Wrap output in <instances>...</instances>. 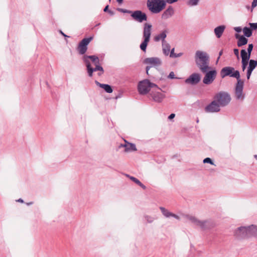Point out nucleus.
<instances>
[{
	"label": "nucleus",
	"instance_id": "f257e3e1",
	"mask_svg": "<svg viewBox=\"0 0 257 257\" xmlns=\"http://www.w3.org/2000/svg\"><path fill=\"white\" fill-rule=\"evenodd\" d=\"M195 62L199 70L205 73L203 79V82L206 85L211 84L215 80L217 71L215 69L209 70L211 67L209 66V56L206 52L197 51L195 55Z\"/></svg>",
	"mask_w": 257,
	"mask_h": 257
},
{
	"label": "nucleus",
	"instance_id": "f03ea898",
	"mask_svg": "<svg viewBox=\"0 0 257 257\" xmlns=\"http://www.w3.org/2000/svg\"><path fill=\"white\" fill-rule=\"evenodd\" d=\"M147 6L149 10L153 14H158L166 7L165 0H147Z\"/></svg>",
	"mask_w": 257,
	"mask_h": 257
},
{
	"label": "nucleus",
	"instance_id": "7ed1b4c3",
	"mask_svg": "<svg viewBox=\"0 0 257 257\" xmlns=\"http://www.w3.org/2000/svg\"><path fill=\"white\" fill-rule=\"evenodd\" d=\"M152 25L151 24L145 23L144 24L143 37L144 41L140 45L141 49L144 51H146L147 47L150 41L151 35Z\"/></svg>",
	"mask_w": 257,
	"mask_h": 257
},
{
	"label": "nucleus",
	"instance_id": "20e7f679",
	"mask_svg": "<svg viewBox=\"0 0 257 257\" xmlns=\"http://www.w3.org/2000/svg\"><path fill=\"white\" fill-rule=\"evenodd\" d=\"M153 87H156L158 90H160V88L156 84L151 82L148 79H145L140 81L138 86V91L142 95L147 94L150 89Z\"/></svg>",
	"mask_w": 257,
	"mask_h": 257
},
{
	"label": "nucleus",
	"instance_id": "39448f33",
	"mask_svg": "<svg viewBox=\"0 0 257 257\" xmlns=\"http://www.w3.org/2000/svg\"><path fill=\"white\" fill-rule=\"evenodd\" d=\"M186 217L194 224L200 226L202 230L210 229L213 227V223L210 221H201L197 219L194 216H190L189 215H187Z\"/></svg>",
	"mask_w": 257,
	"mask_h": 257
},
{
	"label": "nucleus",
	"instance_id": "423d86ee",
	"mask_svg": "<svg viewBox=\"0 0 257 257\" xmlns=\"http://www.w3.org/2000/svg\"><path fill=\"white\" fill-rule=\"evenodd\" d=\"M214 99L222 107L226 106L231 100L230 95L228 93L223 91L217 93L214 96Z\"/></svg>",
	"mask_w": 257,
	"mask_h": 257
},
{
	"label": "nucleus",
	"instance_id": "0eeeda50",
	"mask_svg": "<svg viewBox=\"0 0 257 257\" xmlns=\"http://www.w3.org/2000/svg\"><path fill=\"white\" fill-rule=\"evenodd\" d=\"M234 236L239 239L251 236L250 225L247 227L241 226L238 227L234 232Z\"/></svg>",
	"mask_w": 257,
	"mask_h": 257
},
{
	"label": "nucleus",
	"instance_id": "6e6552de",
	"mask_svg": "<svg viewBox=\"0 0 257 257\" xmlns=\"http://www.w3.org/2000/svg\"><path fill=\"white\" fill-rule=\"evenodd\" d=\"M93 39V37L83 39L79 43L77 51L79 54L84 55L87 50V46Z\"/></svg>",
	"mask_w": 257,
	"mask_h": 257
},
{
	"label": "nucleus",
	"instance_id": "1a4fd4ad",
	"mask_svg": "<svg viewBox=\"0 0 257 257\" xmlns=\"http://www.w3.org/2000/svg\"><path fill=\"white\" fill-rule=\"evenodd\" d=\"M131 16L135 21L140 23L147 20L146 14L140 10L132 11Z\"/></svg>",
	"mask_w": 257,
	"mask_h": 257
},
{
	"label": "nucleus",
	"instance_id": "9d476101",
	"mask_svg": "<svg viewBox=\"0 0 257 257\" xmlns=\"http://www.w3.org/2000/svg\"><path fill=\"white\" fill-rule=\"evenodd\" d=\"M201 80V76L199 73H194L185 80L186 84L195 85L198 84Z\"/></svg>",
	"mask_w": 257,
	"mask_h": 257
},
{
	"label": "nucleus",
	"instance_id": "9b49d317",
	"mask_svg": "<svg viewBox=\"0 0 257 257\" xmlns=\"http://www.w3.org/2000/svg\"><path fill=\"white\" fill-rule=\"evenodd\" d=\"M221 106L215 100L205 107V111L206 112H216L220 111Z\"/></svg>",
	"mask_w": 257,
	"mask_h": 257
},
{
	"label": "nucleus",
	"instance_id": "f8f14e48",
	"mask_svg": "<svg viewBox=\"0 0 257 257\" xmlns=\"http://www.w3.org/2000/svg\"><path fill=\"white\" fill-rule=\"evenodd\" d=\"M144 63L150 64L151 66L156 67L160 66L162 64L161 59L158 57L147 58L144 60Z\"/></svg>",
	"mask_w": 257,
	"mask_h": 257
},
{
	"label": "nucleus",
	"instance_id": "ddd939ff",
	"mask_svg": "<svg viewBox=\"0 0 257 257\" xmlns=\"http://www.w3.org/2000/svg\"><path fill=\"white\" fill-rule=\"evenodd\" d=\"M243 84L244 83L236 84L235 93L236 98L238 100L244 98V95L242 94Z\"/></svg>",
	"mask_w": 257,
	"mask_h": 257
},
{
	"label": "nucleus",
	"instance_id": "4468645a",
	"mask_svg": "<svg viewBox=\"0 0 257 257\" xmlns=\"http://www.w3.org/2000/svg\"><path fill=\"white\" fill-rule=\"evenodd\" d=\"M150 95L154 100L157 102H161L165 97V95L160 91H152Z\"/></svg>",
	"mask_w": 257,
	"mask_h": 257
},
{
	"label": "nucleus",
	"instance_id": "2eb2a0df",
	"mask_svg": "<svg viewBox=\"0 0 257 257\" xmlns=\"http://www.w3.org/2000/svg\"><path fill=\"white\" fill-rule=\"evenodd\" d=\"M169 33V31L168 29H165L162 31L160 34L155 36L154 38V40L155 42H159L160 41H162V43H165L167 42L165 40V38L167 37V34Z\"/></svg>",
	"mask_w": 257,
	"mask_h": 257
},
{
	"label": "nucleus",
	"instance_id": "dca6fc26",
	"mask_svg": "<svg viewBox=\"0 0 257 257\" xmlns=\"http://www.w3.org/2000/svg\"><path fill=\"white\" fill-rule=\"evenodd\" d=\"M124 142H125V144H121L118 147L119 148H124L125 152L137 151V148H136V145L134 144L128 143L126 140H124Z\"/></svg>",
	"mask_w": 257,
	"mask_h": 257
},
{
	"label": "nucleus",
	"instance_id": "f3484780",
	"mask_svg": "<svg viewBox=\"0 0 257 257\" xmlns=\"http://www.w3.org/2000/svg\"><path fill=\"white\" fill-rule=\"evenodd\" d=\"M82 59L85 64H87V63L90 64L89 59H90L93 63H94V65L97 64H99V60L97 56L95 55H90L88 56L86 55H84L83 56Z\"/></svg>",
	"mask_w": 257,
	"mask_h": 257
},
{
	"label": "nucleus",
	"instance_id": "a211bd4d",
	"mask_svg": "<svg viewBox=\"0 0 257 257\" xmlns=\"http://www.w3.org/2000/svg\"><path fill=\"white\" fill-rule=\"evenodd\" d=\"M234 70V68L232 67H223L220 71V76L222 78L228 76L231 77V73Z\"/></svg>",
	"mask_w": 257,
	"mask_h": 257
},
{
	"label": "nucleus",
	"instance_id": "6ab92c4d",
	"mask_svg": "<svg viewBox=\"0 0 257 257\" xmlns=\"http://www.w3.org/2000/svg\"><path fill=\"white\" fill-rule=\"evenodd\" d=\"M174 14V8L172 6H169L168 8L163 12L162 15V19L164 20H166L171 16H172Z\"/></svg>",
	"mask_w": 257,
	"mask_h": 257
},
{
	"label": "nucleus",
	"instance_id": "aec40b11",
	"mask_svg": "<svg viewBox=\"0 0 257 257\" xmlns=\"http://www.w3.org/2000/svg\"><path fill=\"white\" fill-rule=\"evenodd\" d=\"M160 209L161 210L162 214L166 217H173L177 219H179L180 217L177 215L174 214L170 211H169L167 209L163 207H160Z\"/></svg>",
	"mask_w": 257,
	"mask_h": 257
},
{
	"label": "nucleus",
	"instance_id": "412c9836",
	"mask_svg": "<svg viewBox=\"0 0 257 257\" xmlns=\"http://www.w3.org/2000/svg\"><path fill=\"white\" fill-rule=\"evenodd\" d=\"M253 45L252 44H249L247 49V52L245 49H242L240 51V56H243L246 57H250L251 51H252Z\"/></svg>",
	"mask_w": 257,
	"mask_h": 257
},
{
	"label": "nucleus",
	"instance_id": "4be33fe9",
	"mask_svg": "<svg viewBox=\"0 0 257 257\" xmlns=\"http://www.w3.org/2000/svg\"><path fill=\"white\" fill-rule=\"evenodd\" d=\"M225 29V26L224 25H220L216 27L214 30L216 37L217 38H220L222 36Z\"/></svg>",
	"mask_w": 257,
	"mask_h": 257
},
{
	"label": "nucleus",
	"instance_id": "5701e85b",
	"mask_svg": "<svg viewBox=\"0 0 257 257\" xmlns=\"http://www.w3.org/2000/svg\"><path fill=\"white\" fill-rule=\"evenodd\" d=\"M235 38L238 39L237 46L241 47L247 43V39L244 37L243 36H240L238 34H235Z\"/></svg>",
	"mask_w": 257,
	"mask_h": 257
},
{
	"label": "nucleus",
	"instance_id": "b1692460",
	"mask_svg": "<svg viewBox=\"0 0 257 257\" xmlns=\"http://www.w3.org/2000/svg\"><path fill=\"white\" fill-rule=\"evenodd\" d=\"M95 83L96 84V85L97 86L104 89V90L107 93H110L112 92V91H113V89H112L111 86L108 84H101V83L98 82L97 81H95Z\"/></svg>",
	"mask_w": 257,
	"mask_h": 257
},
{
	"label": "nucleus",
	"instance_id": "393cba45",
	"mask_svg": "<svg viewBox=\"0 0 257 257\" xmlns=\"http://www.w3.org/2000/svg\"><path fill=\"white\" fill-rule=\"evenodd\" d=\"M231 77L235 78L237 79V83L236 84L244 83V81L241 80L240 78V73L238 70H234L233 71H232Z\"/></svg>",
	"mask_w": 257,
	"mask_h": 257
},
{
	"label": "nucleus",
	"instance_id": "a878e982",
	"mask_svg": "<svg viewBox=\"0 0 257 257\" xmlns=\"http://www.w3.org/2000/svg\"><path fill=\"white\" fill-rule=\"evenodd\" d=\"M163 52L165 55L168 56L170 51V45L167 42L162 43Z\"/></svg>",
	"mask_w": 257,
	"mask_h": 257
},
{
	"label": "nucleus",
	"instance_id": "bb28decb",
	"mask_svg": "<svg viewBox=\"0 0 257 257\" xmlns=\"http://www.w3.org/2000/svg\"><path fill=\"white\" fill-rule=\"evenodd\" d=\"M241 57V67L242 71H244L246 68V66L248 64L249 58L243 56H240Z\"/></svg>",
	"mask_w": 257,
	"mask_h": 257
},
{
	"label": "nucleus",
	"instance_id": "cd10ccee",
	"mask_svg": "<svg viewBox=\"0 0 257 257\" xmlns=\"http://www.w3.org/2000/svg\"><path fill=\"white\" fill-rule=\"evenodd\" d=\"M243 32L244 34V35L246 37H250L252 34V30L250 28L245 27L243 28Z\"/></svg>",
	"mask_w": 257,
	"mask_h": 257
},
{
	"label": "nucleus",
	"instance_id": "c85d7f7f",
	"mask_svg": "<svg viewBox=\"0 0 257 257\" xmlns=\"http://www.w3.org/2000/svg\"><path fill=\"white\" fill-rule=\"evenodd\" d=\"M95 68H93V69H94V72L95 71H100L101 72H99L98 73V75L99 76H101L102 75V74L104 72V70H103V68L102 66H101L99 64H95Z\"/></svg>",
	"mask_w": 257,
	"mask_h": 257
},
{
	"label": "nucleus",
	"instance_id": "c756f323",
	"mask_svg": "<svg viewBox=\"0 0 257 257\" xmlns=\"http://www.w3.org/2000/svg\"><path fill=\"white\" fill-rule=\"evenodd\" d=\"M86 66L87 68V72L88 74V76L89 77H92L93 75V73L94 72L93 68L91 67V64L87 63V64H86Z\"/></svg>",
	"mask_w": 257,
	"mask_h": 257
},
{
	"label": "nucleus",
	"instance_id": "7c9ffc66",
	"mask_svg": "<svg viewBox=\"0 0 257 257\" xmlns=\"http://www.w3.org/2000/svg\"><path fill=\"white\" fill-rule=\"evenodd\" d=\"M251 227V236L257 237V226L254 225H250Z\"/></svg>",
	"mask_w": 257,
	"mask_h": 257
},
{
	"label": "nucleus",
	"instance_id": "2f4dec72",
	"mask_svg": "<svg viewBox=\"0 0 257 257\" xmlns=\"http://www.w3.org/2000/svg\"><path fill=\"white\" fill-rule=\"evenodd\" d=\"M257 66V60H254L253 59H249L248 62V67L252 69H254L255 67Z\"/></svg>",
	"mask_w": 257,
	"mask_h": 257
},
{
	"label": "nucleus",
	"instance_id": "473e14b6",
	"mask_svg": "<svg viewBox=\"0 0 257 257\" xmlns=\"http://www.w3.org/2000/svg\"><path fill=\"white\" fill-rule=\"evenodd\" d=\"M174 50H175L174 48H173L171 50L170 54V57H172V58H177V57H181V56L183 55V53H178V54H175Z\"/></svg>",
	"mask_w": 257,
	"mask_h": 257
},
{
	"label": "nucleus",
	"instance_id": "72a5a7b5",
	"mask_svg": "<svg viewBox=\"0 0 257 257\" xmlns=\"http://www.w3.org/2000/svg\"><path fill=\"white\" fill-rule=\"evenodd\" d=\"M199 1L200 0H189L188 2H187V5L189 6H197L199 2Z\"/></svg>",
	"mask_w": 257,
	"mask_h": 257
},
{
	"label": "nucleus",
	"instance_id": "f704fd0d",
	"mask_svg": "<svg viewBox=\"0 0 257 257\" xmlns=\"http://www.w3.org/2000/svg\"><path fill=\"white\" fill-rule=\"evenodd\" d=\"M126 176L128 178H130V180H131L132 181L135 182L137 185H139V184H140L141 181L140 180H139L137 178H136L133 176H131L127 174H126Z\"/></svg>",
	"mask_w": 257,
	"mask_h": 257
},
{
	"label": "nucleus",
	"instance_id": "c9c22d12",
	"mask_svg": "<svg viewBox=\"0 0 257 257\" xmlns=\"http://www.w3.org/2000/svg\"><path fill=\"white\" fill-rule=\"evenodd\" d=\"M117 10L119 12H121L122 13L129 14H131V12H132V11H131V10L121 9V8H117Z\"/></svg>",
	"mask_w": 257,
	"mask_h": 257
},
{
	"label": "nucleus",
	"instance_id": "e433bc0d",
	"mask_svg": "<svg viewBox=\"0 0 257 257\" xmlns=\"http://www.w3.org/2000/svg\"><path fill=\"white\" fill-rule=\"evenodd\" d=\"M203 162L204 163H209L211 165H214L213 162L210 158H206L203 160Z\"/></svg>",
	"mask_w": 257,
	"mask_h": 257
},
{
	"label": "nucleus",
	"instance_id": "4c0bfd02",
	"mask_svg": "<svg viewBox=\"0 0 257 257\" xmlns=\"http://www.w3.org/2000/svg\"><path fill=\"white\" fill-rule=\"evenodd\" d=\"M250 28L251 30H257V23H249Z\"/></svg>",
	"mask_w": 257,
	"mask_h": 257
},
{
	"label": "nucleus",
	"instance_id": "58836bf2",
	"mask_svg": "<svg viewBox=\"0 0 257 257\" xmlns=\"http://www.w3.org/2000/svg\"><path fill=\"white\" fill-rule=\"evenodd\" d=\"M145 217L148 223H152L154 221V218L151 216L146 215Z\"/></svg>",
	"mask_w": 257,
	"mask_h": 257
},
{
	"label": "nucleus",
	"instance_id": "ea45409f",
	"mask_svg": "<svg viewBox=\"0 0 257 257\" xmlns=\"http://www.w3.org/2000/svg\"><path fill=\"white\" fill-rule=\"evenodd\" d=\"M168 77L170 79H174L176 78L175 77V74L173 72H171L169 75H168Z\"/></svg>",
	"mask_w": 257,
	"mask_h": 257
},
{
	"label": "nucleus",
	"instance_id": "a19ab883",
	"mask_svg": "<svg viewBox=\"0 0 257 257\" xmlns=\"http://www.w3.org/2000/svg\"><path fill=\"white\" fill-rule=\"evenodd\" d=\"M234 53L235 55L237 57V58H239V50L237 49H234L233 50Z\"/></svg>",
	"mask_w": 257,
	"mask_h": 257
},
{
	"label": "nucleus",
	"instance_id": "79ce46f5",
	"mask_svg": "<svg viewBox=\"0 0 257 257\" xmlns=\"http://www.w3.org/2000/svg\"><path fill=\"white\" fill-rule=\"evenodd\" d=\"M257 6V0H253L251 3V7L252 8H255Z\"/></svg>",
	"mask_w": 257,
	"mask_h": 257
},
{
	"label": "nucleus",
	"instance_id": "37998d69",
	"mask_svg": "<svg viewBox=\"0 0 257 257\" xmlns=\"http://www.w3.org/2000/svg\"><path fill=\"white\" fill-rule=\"evenodd\" d=\"M178 1V0H165V1L166 2V3H167L170 4L175 3V2H177Z\"/></svg>",
	"mask_w": 257,
	"mask_h": 257
},
{
	"label": "nucleus",
	"instance_id": "c03bdc74",
	"mask_svg": "<svg viewBox=\"0 0 257 257\" xmlns=\"http://www.w3.org/2000/svg\"><path fill=\"white\" fill-rule=\"evenodd\" d=\"M222 54H223V50H221L219 52V56L218 57V58L217 59L216 63H217L218 62V61L220 59V57L222 55Z\"/></svg>",
	"mask_w": 257,
	"mask_h": 257
},
{
	"label": "nucleus",
	"instance_id": "a18cd8bd",
	"mask_svg": "<svg viewBox=\"0 0 257 257\" xmlns=\"http://www.w3.org/2000/svg\"><path fill=\"white\" fill-rule=\"evenodd\" d=\"M234 29L237 33L240 32L241 31V30H242L241 27H235L234 28Z\"/></svg>",
	"mask_w": 257,
	"mask_h": 257
},
{
	"label": "nucleus",
	"instance_id": "49530a36",
	"mask_svg": "<svg viewBox=\"0 0 257 257\" xmlns=\"http://www.w3.org/2000/svg\"><path fill=\"white\" fill-rule=\"evenodd\" d=\"M175 116V114L174 113H171L169 116H168V119H173V118H174V117Z\"/></svg>",
	"mask_w": 257,
	"mask_h": 257
},
{
	"label": "nucleus",
	"instance_id": "de8ad7c7",
	"mask_svg": "<svg viewBox=\"0 0 257 257\" xmlns=\"http://www.w3.org/2000/svg\"><path fill=\"white\" fill-rule=\"evenodd\" d=\"M139 186H140L142 188L145 190L146 189V187L145 185H144L142 183L140 182V184H139Z\"/></svg>",
	"mask_w": 257,
	"mask_h": 257
},
{
	"label": "nucleus",
	"instance_id": "09e8293b",
	"mask_svg": "<svg viewBox=\"0 0 257 257\" xmlns=\"http://www.w3.org/2000/svg\"><path fill=\"white\" fill-rule=\"evenodd\" d=\"M251 73H252L251 72H249V71H247L246 77H247V79H249L250 78Z\"/></svg>",
	"mask_w": 257,
	"mask_h": 257
},
{
	"label": "nucleus",
	"instance_id": "8fccbe9b",
	"mask_svg": "<svg viewBox=\"0 0 257 257\" xmlns=\"http://www.w3.org/2000/svg\"><path fill=\"white\" fill-rule=\"evenodd\" d=\"M108 5H107L106 6H105V7L104 8L103 11L104 12H108V11H109V10L108 9Z\"/></svg>",
	"mask_w": 257,
	"mask_h": 257
},
{
	"label": "nucleus",
	"instance_id": "3c124183",
	"mask_svg": "<svg viewBox=\"0 0 257 257\" xmlns=\"http://www.w3.org/2000/svg\"><path fill=\"white\" fill-rule=\"evenodd\" d=\"M108 13L111 15V16H113L114 15V13L113 11H111V10H109V11H108Z\"/></svg>",
	"mask_w": 257,
	"mask_h": 257
},
{
	"label": "nucleus",
	"instance_id": "603ef678",
	"mask_svg": "<svg viewBox=\"0 0 257 257\" xmlns=\"http://www.w3.org/2000/svg\"><path fill=\"white\" fill-rule=\"evenodd\" d=\"M151 65L150 66H147L146 67V72H147V73L148 74V71L149 70V69H150V68L151 67Z\"/></svg>",
	"mask_w": 257,
	"mask_h": 257
},
{
	"label": "nucleus",
	"instance_id": "864d4df0",
	"mask_svg": "<svg viewBox=\"0 0 257 257\" xmlns=\"http://www.w3.org/2000/svg\"><path fill=\"white\" fill-rule=\"evenodd\" d=\"M253 69H252V68H250V67H248L247 68V71H249V72H251L253 71Z\"/></svg>",
	"mask_w": 257,
	"mask_h": 257
},
{
	"label": "nucleus",
	"instance_id": "5fc2aeb1",
	"mask_svg": "<svg viewBox=\"0 0 257 257\" xmlns=\"http://www.w3.org/2000/svg\"><path fill=\"white\" fill-rule=\"evenodd\" d=\"M60 33L65 37H69L67 35H65L64 33H63L61 31H60Z\"/></svg>",
	"mask_w": 257,
	"mask_h": 257
},
{
	"label": "nucleus",
	"instance_id": "6e6d98bb",
	"mask_svg": "<svg viewBox=\"0 0 257 257\" xmlns=\"http://www.w3.org/2000/svg\"><path fill=\"white\" fill-rule=\"evenodd\" d=\"M17 201L19 202H21V203H23L24 202L23 200L22 199H21V198L19 199Z\"/></svg>",
	"mask_w": 257,
	"mask_h": 257
},
{
	"label": "nucleus",
	"instance_id": "4d7b16f0",
	"mask_svg": "<svg viewBox=\"0 0 257 257\" xmlns=\"http://www.w3.org/2000/svg\"><path fill=\"white\" fill-rule=\"evenodd\" d=\"M117 3L119 4H121L123 2V0H116Z\"/></svg>",
	"mask_w": 257,
	"mask_h": 257
},
{
	"label": "nucleus",
	"instance_id": "13d9d810",
	"mask_svg": "<svg viewBox=\"0 0 257 257\" xmlns=\"http://www.w3.org/2000/svg\"><path fill=\"white\" fill-rule=\"evenodd\" d=\"M254 158L257 160V154L254 155Z\"/></svg>",
	"mask_w": 257,
	"mask_h": 257
},
{
	"label": "nucleus",
	"instance_id": "bf43d9fd",
	"mask_svg": "<svg viewBox=\"0 0 257 257\" xmlns=\"http://www.w3.org/2000/svg\"><path fill=\"white\" fill-rule=\"evenodd\" d=\"M32 204V203H28V205H30V204Z\"/></svg>",
	"mask_w": 257,
	"mask_h": 257
},
{
	"label": "nucleus",
	"instance_id": "052dcab7",
	"mask_svg": "<svg viewBox=\"0 0 257 257\" xmlns=\"http://www.w3.org/2000/svg\"><path fill=\"white\" fill-rule=\"evenodd\" d=\"M100 25V23H98L97 25H96V26H98Z\"/></svg>",
	"mask_w": 257,
	"mask_h": 257
}]
</instances>
